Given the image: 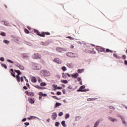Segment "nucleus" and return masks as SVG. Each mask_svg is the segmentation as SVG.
Returning a JSON list of instances; mask_svg holds the SVG:
<instances>
[{
  "mask_svg": "<svg viewBox=\"0 0 127 127\" xmlns=\"http://www.w3.org/2000/svg\"><path fill=\"white\" fill-rule=\"evenodd\" d=\"M25 126H29V123L27 122L24 123Z\"/></svg>",
  "mask_w": 127,
  "mask_h": 127,
  "instance_id": "nucleus-60",
  "label": "nucleus"
},
{
  "mask_svg": "<svg viewBox=\"0 0 127 127\" xmlns=\"http://www.w3.org/2000/svg\"><path fill=\"white\" fill-rule=\"evenodd\" d=\"M38 35H39V36H40L41 37H45V32H42L41 34L40 33H39V34H38Z\"/></svg>",
  "mask_w": 127,
  "mask_h": 127,
  "instance_id": "nucleus-15",
  "label": "nucleus"
},
{
  "mask_svg": "<svg viewBox=\"0 0 127 127\" xmlns=\"http://www.w3.org/2000/svg\"><path fill=\"white\" fill-rule=\"evenodd\" d=\"M113 56L115 58H116L117 59H121V57L118 55H117L116 54H113Z\"/></svg>",
  "mask_w": 127,
  "mask_h": 127,
  "instance_id": "nucleus-29",
  "label": "nucleus"
},
{
  "mask_svg": "<svg viewBox=\"0 0 127 127\" xmlns=\"http://www.w3.org/2000/svg\"><path fill=\"white\" fill-rule=\"evenodd\" d=\"M34 31L37 34V35L39 34V32L37 30H35Z\"/></svg>",
  "mask_w": 127,
  "mask_h": 127,
  "instance_id": "nucleus-54",
  "label": "nucleus"
},
{
  "mask_svg": "<svg viewBox=\"0 0 127 127\" xmlns=\"http://www.w3.org/2000/svg\"><path fill=\"white\" fill-rule=\"evenodd\" d=\"M66 38H69L70 40H74V38L71 37V36H67L66 37Z\"/></svg>",
  "mask_w": 127,
  "mask_h": 127,
  "instance_id": "nucleus-42",
  "label": "nucleus"
},
{
  "mask_svg": "<svg viewBox=\"0 0 127 127\" xmlns=\"http://www.w3.org/2000/svg\"><path fill=\"white\" fill-rule=\"evenodd\" d=\"M25 32L27 34H28V33H29V31H28V30H27V29H25Z\"/></svg>",
  "mask_w": 127,
  "mask_h": 127,
  "instance_id": "nucleus-48",
  "label": "nucleus"
},
{
  "mask_svg": "<svg viewBox=\"0 0 127 127\" xmlns=\"http://www.w3.org/2000/svg\"><path fill=\"white\" fill-rule=\"evenodd\" d=\"M39 95L40 96H43V92H40L39 93Z\"/></svg>",
  "mask_w": 127,
  "mask_h": 127,
  "instance_id": "nucleus-58",
  "label": "nucleus"
},
{
  "mask_svg": "<svg viewBox=\"0 0 127 127\" xmlns=\"http://www.w3.org/2000/svg\"><path fill=\"white\" fill-rule=\"evenodd\" d=\"M78 76H79V73H76L72 75L73 78H78Z\"/></svg>",
  "mask_w": 127,
  "mask_h": 127,
  "instance_id": "nucleus-24",
  "label": "nucleus"
},
{
  "mask_svg": "<svg viewBox=\"0 0 127 127\" xmlns=\"http://www.w3.org/2000/svg\"><path fill=\"white\" fill-rule=\"evenodd\" d=\"M126 58H127V56H126V55H123L122 56V59H124V60H126Z\"/></svg>",
  "mask_w": 127,
  "mask_h": 127,
  "instance_id": "nucleus-49",
  "label": "nucleus"
},
{
  "mask_svg": "<svg viewBox=\"0 0 127 127\" xmlns=\"http://www.w3.org/2000/svg\"><path fill=\"white\" fill-rule=\"evenodd\" d=\"M22 122H26V118H24L22 120Z\"/></svg>",
  "mask_w": 127,
  "mask_h": 127,
  "instance_id": "nucleus-63",
  "label": "nucleus"
},
{
  "mask_svg": "<svg viewBox=\"0 0 127 127\" xmlns=\"http://www.w3.org/2000/svg\"><path fill=\"white\" fill-rule=\"evenodd\" d=\"M29 54L27 53L22 54L21 55V57L23 59H27V58H29Z\"/></svg>",
  "mask_w": 127,
  "mask_h": 127,
  "instance_id": "nucleus-7",
  "label": "nucleus"
},
{
  "mask_svg": "<svg viewBox=\"0 0 127 127\" xmlns=\"http://www.w3.org/2000/svg\"><path fill=\"white\" fill-rule=\"evenodd\" d=\"M52 118L53 121H55V120H56L57 118V113L56 112H54V113H53L52 115Z\"/></svg>",
  "mask_w": 127,
  "mask_h": 127,
  "instance_id": "nucleus-11",
  "label": "nucleus"
},
{
  "mask_svg": "<svg viewBox=\"0 0 127 127\" xmlns=\"http://www.w3.org/2000/svg\"><path fill=\"white\" fill-rule=\"evenodd\" d=\"M96 50H97V51H98V52H106V49L101 47L98 46V47L96 48Z\"/></svg>",
  "mask_w": 127,
  "mask_h": 127,
  "instance_id": "nucleus-4",
  "label": "nucleus"
},
{
  "mask_svg": "<svg viewBox=\"0 0 127 127\" xmlns=\"http://www.w3.org/2000/svg\"><path fill=\"white\" fill-rule=\"evenodd\" d=\"M0 61L2 62H3L4 61V58H3V57H0Z\"/></svg>",
  "mask_w": 127,
  "mask_h": 127,
  "instance_id": "nucleus-44",
  "label": "nucleus"
},
{
  "mask_svg": "<svg viewBox=\"0 0 127 127\" xmlns=\"http://www.w3.org/2000/svg\"><path fill=\"white\" fill-rule=\"evenodd\" d=\"M109 108L110 109H111V110H115V107H114V106H111Z\"/></svg>",
  "mask_w": 127,
  "mask_h": 127,
  "instance_id": "nucleus-56",
  "label": "nucleus"
},
{
  "mask_svg": "<svg viewBox=\"0 0 127 127\" xmlns=\"http://www.w3.org/2000/svg\"><path fill=\"white\" fill-rule=\"evenodd\" d=\"M0 35H1V36H6V34H5V33L2 32H1L0 33Z\"/></svg>",
  "mask_w": 127,
  "mask_h": 127,
  "instance_id": "nucleus-36",
  "label": "nucleus"
},
{
  "mask_svg": "<svg viewBox=\"0 0 127 127\" xmlns=\"http://www.w3.org/2000/svg\"><path fill=\"white\" fill-rule=\"evenodd\" d=\"M17 82H20V77L18 75L15 76Z\"/></svg>",
  "mask_w": 127,
  "mask_h": 127,
  "instance_id": "nucleus-23",
  "label": "nucleus"
},
{
  "mask_svg": "<svg viewBox=\"0 0 127 127\" xmlns=\"http://www.w3.org/2000/svg\"><path fill=\"white\" fill-rule=\"evenodd\" d=\"M1 65L2 66V67H3L4 69H7V66H6L5 64H1Z\"/></svg>",
  "mask_w": 127,
  "mask_h": 127,
  "instance_id": "nucleus-30",
  "label": "nucleus"
},
{
  "mask_svg": "<svg viewBox=\"0 0 127 127\" xmlns=\"http://www.w3.org/2000/svg\"><path fill=\"white\" fill-rule=\"evenodd\" d=\"M20 81H21V82H23V77L21 76L20 77Z\"/></svg>",
  "mask_w": 127,
  "mask_h": 127,
  "instance_id": "nucleus-62",
  "label": "nucleus"
},
{
  "mask_svg": "<svg viewBox=\"0 0 127 127\" xmlns=\"http://www.w3.org/2000/svg\"><path fill=\"white\" fill-rule=\"evenodd\" d=\"M16 67H18V68H19L21 70H24V66L23 65L17 63L16 64Z\"/></svg>",
  "mask_w": 127,
  "mask_h": 127,
  "instance_id": "nucleus-10",
  "label": "nucleus"
},
{
  "mask_svg": "<svg viewBox=\"0 0 127 127\" xmlns=\"http://www.w3.org/2000/svg\"><path fill=\"white\" fill-rule=\"evenodd\" d=\"M113 119V117H108V119L109 121H111V122H112Z\"/></svg>",
  "mask_w": 127,
  "mask_h": 127,
  "instance_id": "nucleus-50",
  "label": "nucleus"
},
{
  "mask_svg": "<svg viewBox=\"0 0 127 127\" xmlns=\"http://www.w3.org/2000/svg\"><path fill=\"white\" fill-rule=\"evenodd\" d=\"M28 96H30L31 97H33L34 96V93L33 92H29Z\"/></svg>",
  "mask_w": 127,
  "mask_h": 127,
  "instance_id": "nucleus-40",
  "label": "nucleus"
},
{
  "mask_svg": "<svg viewBox=\"0 0 127 127\" xmlns=\"http://www.w3.org/2000/svg\"><path fill=\"white\" fill-rule=\"evenodd\" d=\"M1 22H3L4 25H5L6 26H8V25H9L8 22H7L6 21H1Z\"/></svg>",
  "mask_w": 127,
  "mask_h": 127,
  "instance_id": "nucleus-28",
  "label": "nucleus"
},
{
  "mask_svg": "<svg viewBox=\"0 0 127 127\" xmlns=\"http://www.w3.org/2000/svg\"><path fill=\"white\" fill-rule=\"evenodd\" d=\"M40 75L43 77H48L50 76V72L47 70H42L41 71Z\"/></svg>",
  "mask_w": 127,
  "mask_h": 127,
  "instance_id": "nucleus-1",
  "label": "nucleus"
},
{
  "mask_svg": "<svg viewBox=\"0 0 127 127\" xmlns=\"http://www.w3.org/2000/svg\"><path fill=\"white\" fill-rule=\"evenodd\" d=\"M45 34H46V35H50V33L48 32H45Z\"/></svg>",
  "mask_w": 127,
  "mask_h": 127,
  "instance_id": "nucleus-59",
  "label": "nucleus"
},
{
  "mask_svg": "<svg viewBox=\"0 0 127 127\" xmlns=\"http://www.w3.org/2000/svg\"><path fill=\"white\" fill-rule=\"evenodd\" d=\"M14 71L15 72V73H17V75H18V76H19V75H21V72H20V70L15 69Z\"/></svg>",
  "mask_w": 127,
  "mask_h": 127,
  "instance_id": "nucleus-22",
  "label": "nucleus"
},
{
  "mask_svg": "<svg viewBox=\"0 0 127 127\" xmlns=\"http://www.w3.org/2000/svg\"><path fill=\"white\" fill-rule=\"evenodd\" d=\"M57 96H60V95H62V92L58 91L57 92Z\"/></svg>",
  "mask_w": 127,
  "mask_h": 127,
  "instance_id": "nucleus-43",
  "label": "nucleus"
},
{
  "mask_svg": "<svg viewBox=\"0 0 127 127\" xmlns=\"http://www.w3.org/2000/svg\"><path fill=\"white\" fill-rule=\"evenodd\" d=\"M105 52H110V53H113V51L109 49H106V51Z\"/></svg>",
  "mask_w": 127,
  "mask_h": 127,
  "instance_id": "nucleus-38",
  "label": "nucleus"
},
{
  "mask_svg": "<svg viewBox=\"0 0 127 127\" xmlns=\"http://www.w3.org/2000/svg\"><path fill=\"white\" fill-rule=\"evenodd\" d=\"M124 63H125V65H127V60H125V61H124Z\"/></svg>",
  "mask_w": 127,
  "mask_h": 127,
  "instance_id": "nucleus-64",
  "label": "nucleus"
},
{
  "mask_svg": "<svg viewBox=\"0 0 127 127\" xmlns=\"http://www.w3.org/2000/svg\"><path fill=\"white\" fill-rule=\"evenodd\" d=\"M43 53H44V54H46V55L49 54V52H47V51H44L43 52Z\"/></svg>",
  "mask_w": 127,
  "mask_h": 127,
  "instance_id": "nucleus-52",
  "label": "nucleus"
},
{
  "mask_svg": "<svg viewBox=\"0 0 127 127\" xmlns=\"http://www.w3.org/2000/svg\"><path fill=\"white\" fill-rule=\"evenodd\" d=\"M33 59H41V56L38 53H35L32 55Z\"/></svg>",
  "mask_w": 127,
  "mask_h": 127,
  "instance_id": "nucleus-2",
  "label": "nucleus"
},
{
  "mask_svg": "<svg viewBox=\"0 0 127 127\" xmlns=\"http://www.w3.org/2000/svg\"><path fill=\"white\" fill-rule=\"evenodd\" d=\"M84 71H85V69H84V68L78 69L77 70V72H78V73H79V74H81V73H83V72H84Z\"/></svg>",
  "mask_w": 127,
  "mask_h": 127,
  "instance_id": "nucleus-17",
  "label": "nucleus"
},
{
  "mask_svg": "<svg viewBox=\"0 0 127 127\" xmlns=\"http://www.w3.org/2000/svg\"><path fill=\"white\" fill-rule=\"evenodd\" d=\"M95 100H97V98H88L87 101H95Z\"/></svg>",
  "mask_w": 127,
  "mask_h": 127,
  "instance_id": "nucleus-35",
  "label": "nucleus"
},
{
  "mask_svg": "<svg viewBox=\"0 0 127 127\" xmlns=\"http://www.w3.org/2000/svg\"><path fill=\"white\" fill-rule=\"evenodd\" d=\"M61 124H62V126H63V127H67V125H66V123H65V121H63L61 122Z\"/></svg>",
  "mask_w": 127,
  "mask_h": 127,
  "instance_id": "nucleus-21",
  "label": "nucleus"
},
{
  "mask_svg": "<svg viewBox=\"0 0 127 127\" xmlns=\"http://www.w3.org/2000/svg\"><path fill=\"white\" fill-rule=\"evenodd\" d=\"M66 55L68 57H71V58H73V57H76L75 56V53H73L71 52L66 53Z\"/></svg>",
  "mask_w": 127,
  "mask_h": 127,
  "instance_id": "nucleus-9",
  "label": "nucleus"
},
{
  "mask_svg": "<svg viewBox=\"0 0 127 127\" xmlns=\"http://www.w3.org/2000/svg\"><path fill=\"white\" fill-rule=\"evenodd\" d=\"M10 70L11 74L12 76H13L14 78H15V72H14V70H13V69L11 68Z\"/></svg>",
  "mask_w": 127,
  "mask_h": 127,
  "instance_id": "nucleus-16",
  "label": "nucleus"
},
{
  "mask_svg": "<svg viewBox=\"0 0 127 127\" xmlns=\"http://www.w3.org/2000/svg\"><path fill=\"white\" fill-rule=\"evenodd\" d=\"M61 105L62 104L59 102L56 103V104L55 105V109H56V108H58V107H60V106H61Z\"/></svg>",
  "mask_w": 127,
  "mask_h": 127,
  "instance_id": "nucleus-18",
  "label": "nucleus"
},
{
  "mask_svg": "<svg viewBox=\"0 0 127 127\" xmlns=\"http://www.w3.org/2000/svg\"><path fill=\"white\" fill-rule=\"evenodd\" d=\"M28 101L30 103V104H34V98H28Z\"/></svg>",
  "mask_w": 127,
  "mask_h": 127,
  "instance_id": "nucleus-12",
  "label": "nucleus"
},
{
  "mask_svg": "<svg viewBox=\"0 0 127 127\" xmlns=\"http://www.w3.org/2000/svg\"><path fill=\"white\" fill-rule=\"evenodd\" d=\"M86 88V86L85 85H82L79 87V90H82V89H85Z\"/></svg>",
  "mask_w": 127,
  "mask_h": 127,
  "instance_id": "nucleus-39",
  "label": "nucleus"
},
{
  "mask_svg": "<svg viewBox=\"0 0 127 127\" xmlns=\"http://www.w3.org/2000/svg\"><path fill=\"white\" fill-rule=\"evenodd\" d=\"M113 123H115L116 122V123H118V119H116L115 118H113L112 120L111 121Z\"/></svg>",
  "mask_w": 127,
  "mask_h": 127,
  "instance_id": "nucleus-37",
  "label": "nucleus"
},
{
  "mask_svg": "<svg viewBox=\"0 0 127 127\" xmlns=\"http://www.w3.org/2000/svg\"><path fill=\"white\" fill-rule=\"evenodd\" d=\"M31 81H32V82H33V83H36V81H37V80H36V77H31Z\"/></svg>",
  "mask_w": 127,
  "mask_h": 127,
  "instance_id": "nucleus-19",
  "label": "nucleus"
},
{
  "mask_svg": "<svg viewBox=\"0 0 127 127\" xmlns=\"http://www.w3.org/2000/svg\"><path fill=\"white\" fill-rule=\"evenodd\" d=\"M61 82L64 84H68V80H62Z\"/></svg>",
  "mask_w": 127,
  "mask_h": 127,
  "instance_id": "nucleus-25",
  "label": "nucleus"
},
{
  "mask_svg": "<svg viewBox=\"0 0 127 127\" xmlns=\"http://www.w3.org/2000/svg\"><path fill=\"white\" fill-rule=\"evenodd\" d=\"M54 61L57 62V63H59V59H55Z\"/></svg>",
  "mask_w": 127,
  "mask_h": 127,
  "instance_id": "nucleus-45",
  "label": "nucleus"
},
{
  "mask_svg": "<svg viewBox=\"0 0 127 127\" xmlns=\"http://www.w3.org/2000/svg\"><path fill=\"white\" fill-rule=\"evenodd\" d=\"M33 67L35 70H39L41 69V65L37 64H34Z\"/></svg>",
  "mask_w": 127,
  "mask_h": 127,
  "instance_id": "nucleus-6",
  "label": "nucleus"
},
{
  "mask_svg": "<svg viewBox=\"0 0 127 127\" xmlns=\"http://www.w3.org/2000/svg\"><path fill=\"white\" fill-rule=\"evenodd\" d=\"M47 84L45 82H41L40 83V86H42V87H44L46 86Z\"/></svg>",
  "mask_w": 127,
  "mask_h": 127,
  "instance_id": "nucleus-34",
  "label": "nucleus"
},
{
  "mask_svg": "<svg viewBox=\"0 0 127 127\" xmlns=\"http://www.w3.org/2000/svg\"><path fill=\"white\" fill-rule=\"evenodd\" d=\"M62 69L63 71H65L67 70V68H66L65 66H63L62 67Z\"/></svg>",
  "mask_w": 127,
  "mask_h": 127,
  "instance_id": "nucleus-41",
  "label": "nucleus"
},
{
  "mask_svg": "<svg viewBox=\"0 0 127 127\" xmlns=\"http://www.w3.org/2000/svg\"><path fill=\"white\" fill-rule=\"evenodd\" d=\"M68 89H69L70 90H72V88L71 86V85H69L67 87Z\"/></svg>",
  "mask_w": 127,
  "mask_h": 127,
  "instance_id": "nucleus-57",
  "label": "nucleus"
},
{
  "mask_svg": "<svg viewBox=\"0 0 127 127\" xmlns=\"http://www.w3.org/2000/svg\"><path fill=\"white\" fill-rule=\"evenodd\" d=\"M90 89H77V92H89Z\"/></svg>",
  "mask_w": 127,
  "mask_h": 127,
  "instance_id": "nucleus-13",
  "label": "nucleus"
},
{
  "mask_svg": "<svg viewBox=\"0 0 127 127\" xmlns=\"http://www.w3.org/2000/svg\"><path fill=\"white\" fill-rule=\"evenodd\" d=\"M103 122V119H98L95 123L93 127H98V126L100 125V123Z\"/></svg>",
  "mask_w": 127,
  "mask_h": 127,
  "instance_id": "nucleus-8",
  "label": "nucleus"
},
{
  "mask_svg": "<svg viewBox=\"0 0 127 127\" xmlns=\"http://www.w3.org/2000/svg\"><path fill=\"white\" fill-rule=\"evenodd\" d=\"M55 127H59V126H60V123L57 122L55 123Z\"/></svg>",
  "mask_w": 127,
  "mask_h": 127,
  "instance_id": "nucleus-33",
  "label": "nucleus"
},
{
  "mask_svg": "<svg viewBox=\"0 0 127 127\" xmlns=\"http://www.w3.org/2000/svg\"><path fill=\"white\" fill-rule=\"evenodd\" d=\"M68 118H70V114H66L65 115V120H67V119H68Z\"/></svg>",
  "mask_w": 127,
  "mask_h": 127,
  "instance_id": "nucleus-32",
  "label": "nucleus"
},
{
  "mask_svg": "<svg viewBox=\"0 0 127 127\" xmlns=\"http://www.w3.org/2000/svg\"><path fill=\"white\" fill-rule=\"evenodd\" d=\"M52 98H53L54 99H56V100H60V99L58 98V97H57L56 96H52Z\"/></svg>",
  "mask_w": 127,
  "mask_h": 127,
  "instance_id": "nucleus-47",
  "label": "nucleus"
},
{
  "mask_svg": "<svg viewBox=\"0 0 127 127\" xmlns=\"http://www.w3.org/2000/svg\"><path fill=\"white\" fill-rule=\"evenodd\" d=\"M63 78L64 79H66L67 78V73H63Z\"/></svg>",
  "mask_w": 127,
  "mask_h": 127,
  "instance_id": "nucleus-27",
  "label": "nucleus"
},
{
  "mask_svg": "<svg viewBox=\"0 0 127 127\" xmlns=\"http://www.w3.org/2000/svg\"><path fill=\"white\" fill-rule=\"evenodd\" d=\"M38 82H39V83H40L41 82H42V80H41L40 77H38Z\"/></svg>",
  "mask_w": 127,
  "mask_h": 127,
  "instance_id": "nucleus-53",
  "label": "nucleus"
},
{
  "mask_svg": "<svg viewBox=\"0 0 127 127\" xmlns=\"http://www.w3.org/2000/svg\"><path fill=\"white\" fill-rule=\"evenodd\" d=\"M23 78H24V79L26 82H28V80L27 79H26V77H25V76H24Z\"/></svg>",
  "mask_w": 127,
  "mask_h": 127,
  "instance_id": "nucleus-61",
  "label": "nucleus"
},
{
  "mask_svg": "<svg viewBox=\"0 0 127 127\" xmlns=\"http://www.w3.org/2000/svg\"><path fill=\"white\" fill-rule=\"evenodd\" d=\"M7 62H9V63H11L12 64H13L14 62L13 61H12L10 60H7Z\"/></svg>",
  "mask_w": 127,
  "mask_h": 127,
  "instance_id": "nucleus-46",
  "label": "nucleus"
},
{
  "mask_svg": "<svg viewBox=\"0 0 127 127\" xmlns=\"http://www.w3.org/2000/svg\"><path fill=\"white\" fill-rule=\"evenodd\" d=\"M56 51L58 52H59L60 53H62V52H63V51H67V49L62 48H56Z\"/></svg>",
  "mask_w": 127,
  "mask_h": 127,
  "instance_id": "nucleus-5",
  "label": "nucleus"
},
{
  "mask_svg": "<svg viewBox=\"0 0 127 127\" xmlns=\"http://www.w3.org/2000/svg\"><path fill=\"white\" fill-rule=\"evenodd\" d=\"M81 80H82V78L81 77H77V81L78 82H81Z\"/></svg>",
  "mask_w": 127,
  "mask_h": 127,
  "instance_id": "nucleus-55",
  "label": "nucleus"
},
{
  "mask_svg": "<svg viewBox=\"0 0 127 127\" xmlns=\"http://www.w3.org/2000/svg\"><path fill=\"white\" fill-rule=\"evenodd\" d=\"M81 120V116H77L75 117V122H78Z\"/></svg>",
  "mask_w": 127,
  "mask_h": 127,
  "instance_id": "nucleus-20",
  "label": "nucleus"
},
{
  "mask_svg": "<svg viewBox=\"0 0 127 127\" xmlns=\"http://www.w3.org/2000/svg\"><path fill=\"white\" fill-rule=\"evenodd\" d=\"M63 115V112H61L59 114V117H62V115Z\"/></svg>",
  "mask_w": 127,
  "mask_h": 127,
  "instance_id": "nucleus-51",
  "label": "nucleus"
},
{
  "mask_svg": "<svg viewBox=\"0 0 127 127\" xmlns=\"http://www.w3.org/2000/svg\"><path fill=\"white\" fill-rule=\"evenodd\" d=\"M3 42L4 43H5V44H7V45H8V44H9V41H7V40H3Z\"/></svg>",
  "mask_w": 127,
  "mask_h": 127,
  "instance_id": "nucleus-26",
  "label": "nucleus"
},
{
  "mask_svg": "<svg viewBox=\"0 0 127 127\" xmlns=\"http://www.w3.org/2000/svg\"><path fill=\"white\" fill-rule=\"evenodd\" d=\"M35 88H36L37 89H42V90H43V89H44V88L43 87H41L40 86H39V85H36L34 86Z\"/></svg>",
  "mask_w": 127,
  "mask_h": 127,
  "instance_id": "nucleus-31",
  "label": "nucleus"
},
{
  "mask_svg": "<svg viewBox=\"0 0 127 127\" xmlns=\"http://www.w3.org/2000/svg\"><path fill=\"white\" fill-rule=\"evenodd\" d=\"M41 45H43V46H47V45H49V43L48 42H41Z\"/></svg>",
  "mask_w": 127,
  "mask_h": 127,
  "instance_id": "nucleus-14",
  "label": "nucleus"
},
{
  "mask_svg": "<svg viewBox=\"0 0 127 127\" xmlns=\"http://www.w3.org/2000/svg\"><path fill=\"white\" fill-rule=\"evenodd\" d=\"M119 118H120V119H121L123 125H124L126 127H127V123L126 121V120L125 119V118H124L121 115H119Z\"/></svg>",
  "mask_w": 127,
  "mask_h": 127,
  "instance_id": "nucleus-3",
  "label": "nucleus"
}]
</instances>
